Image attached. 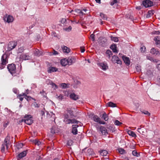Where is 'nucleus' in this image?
Instances as JSON below:
<instances>
[{"mask_svg":"<svg viewBox=\"0 0 160 160\" xmlns=\"http://www.w3.org/2000/svg\"><path fill=\"white\" fill-rule=\"evenodd\" d=\"M68 113L64 115V119L63 121L66 124H69L70 123L78 124L79 122L75 119H71L74 116L73 111L71 109L67 110Z\"/></svg>","mask_w":160,"mask_h":160,"instance_id":"obj_1","label":"nucleus"},{"mask_svg":"<svg viewBox=\"0 0 160 160\" xmlns=\"http://www.w3.org/2000/svg\"><path fill=\"white\" fill-rule=\"evenodd\" d=\"M10 137L8 136L5 138L4 143L2 144L1 148V150L2 152L5 151V148L8 150L10 145Z\"/></svg>","mask_w":160,"mask_h":160,"instance_id":"obj_2","label":"nucleus"},{"mask_svg":"<svg viewBox=\"0 0 160 160\" xmlns=\"http://www.w3.org/2000/svg\"><path fill=\"white\" fill-rule=\"evenodd\" d=\"M24 121L27 124L30 125L33 122L32 118L31 115H29L24 117V119L22 120V122Z\"/></svg>","mask_w":160,"mask_h":160,"instance_id":"obj_3","label":"nucleus"},{"mask_svg":"<svg viewBox=\"0 0 160 160\" xmlns=\"http://www.w3.org/2000/svg\"><path fill=\"white\" fill-rule=\"evenodd\" d=\"M97 64L101 69L104 71H106L108 68L107 63L105 62H98L97 63Z\"/></svg>","mask_w":160,"mask_h":160,"instance_id":"obj_4","label":"nucleus"},{"mask_svg":"<svg viewBox=\"0 0 160 160\" xmlns=\"http://www.w3.org/2000/svg\"><path fill=\"white\" fill-rule=\"evenodd\" d=\"M2 62L1 66L0 67V69H3L4 67L3 66L5 65L8 63L7 55L4 54L2 55L1 58Z\"/></svg>","mask_w":160,"mask_h":160,"instance_id":"obj_5","label":"nucleus"},{"mask_svg":"<svg viewBox=\"0 0 160 160\" xmlns=\"http://www.w3.org/2000/svg\"><path fill=\"white\" fill-rule=\"evenodd\" d=\"M7 68L11 74L13 75L15 73L16 68L14 64H11L9 65L7 67Z\"/></svg>","mask_w":160,"mask_h":160,"instance_id":"obj_6","label":"nucleus"},{"mask_svg":"<svg viewBox=\"0 0 160 160\" xmlns=\"http://www.w3.org/2000/svg\"><path fill=\"white\" fill-rule=\"evenodd\" d=\"M3 19L5 21H6L8 23H10L13 22L14 19L12 16L11 15H8L6 14V17H4Z\"/></svg>","mask_w":160,"mask_h":160,"instance_id":"obj_7","label":"nucleus"},{"mask_svg":"<svg viewBox=\"0 0 160 160\" xmlns=\"http://www.w3.org/2000/svg\"><path fill=\"white\" fill-rule=\"evenodd\" d=\"M17 45V42L15 41L10 42L8 45V50L10 51L12 50L16 47Z\"/></svg>","mask_w":160,"mask_h":160,"instance_id":"obj_8","label":"nucleus"},{"mask_svg":"<svg viewBox=\"0 0 160 160\" xmlns=\"http://www.w3.org/2000/svg\"><path fill=\"white\" fill-rule=\"evenodd\" d=\"M142 4L145 7L148 8L152 6L153 3L150 0H145L143 2Z\"/></svg>","mask_w":160,"mask_h":160,"instance_id":"obj_9","label":"nucleus"},{"mask_svg":"<svg viewBox=\"0 0 160 160\" xmlns=\"http://www.w3.org/2000/svg\"><path fill=\"white\" fill-rule=\"evenodd\" d=\"M20 58L23 60H26L30 59V57L27 54L23 53L20 55Z\"/></svg>","mask_w":160,"mask_h":160,"instance_id":"obj_10","label":"nucleus"},{"mask_svg":"<svg viewBox=\"0 0 160 160\" xmlns=\"http://www.w3.org/2000/svg\"><path fill=\"white\" fill-rule=\"evenodd\" d=\"M78 126L77 124L73 125H72V132L74 135H76L78 133L77 128Z\"/></svg>","mask_w":160,"mask_h":160,"instance_id":"obj_11","label":"nucleus"},{"mask_svg":"<svg viewBox=\"0 0 160 160\" xmlns=\"http://www.w3.org/2000/svg\"><path fill=\"white\" fill-rule=\"evenodd\" d=\"M100 129L103 135H106L107 134V130L106 128L103 126H101L100 127Z\"/></svg>","mask_w":160,"mask_h":160,"instance_id":"obj_12","label":"nucleus"},{"mask_svg":"<svg viewBox=\"0 0 160 160\" xmlns=\"http://www.w3.org/2000/svg\"><path fill=\"white\" fill-rule=\"evenodd\" d=\"M22 96H25V98L27 100H28V99H30L31 98L30 97H29L25 95V93H23L22 95L19 94L17 96V97L19 98L21 101H22L23 99V98L21 97Z\"/></svg>","mask_w":160,"mask_h":160,"instance_id":"obj_13","label":"nucleus"},{"mask_svg":"<svg viewBox=\"0 0 160 160\" xmlns=\"http://www.w3.org/2000/svg\"><path fill=\"white\" fill-rule=\"evenodd\" d=\"M122 58L124 62L126 64H127L128 65L130 64V61L128 58L126 57L125 56H122Z\"/></svg>","mask_w":160,"mask_h":160,"instance_id":"obj_14","label":"nucleus"},{"mask_svg":"<svg viewBox=\"0 0 160 160\" xmlns=\"http://www.w3.org/2000/svg\"><path fill=\"white\" fill-rule=\"evenodd\" d=\"M153 69H151L147 70L145 73L148 77H151L153 76Z\"/></svg>","mask_w":160,"mask_h":160,"instance_id":"obj_15","label":"nucleus"},{"mask_svg":"<svg viewBox=\"0 0 160 160\" xmlns=\"http://www.w3.org/2000/svg\"><path fill=\"white\" fill-rule=\"evenodd\" d=\"M58 70V69L57 68L55 67H51L48 68V72L49 73H51L52 72H56Z\"/></svg>","mask_w":160,"mask_h":160,"instance_id":"obj_16","label":"nucleus"},{"mask_svg":"<svg viewBox=\"0 0 160 160\" xmlns=\"http://www.w3.org/2000/svg\"><path fill=\"white\" fill-rule=\"evenodd\" d=\"M47 82L48 84H50L52 86V87L54 88V89H56L58 88V86L54 83L51 82L50 80H47Z\"/></svg>","mask_w":160,"mask_h":160,"instance_id":"obj_17","label":"nucleus"},{"mask_svg":"<svg viewBox=\"0 0 160 160\" xmlns=\"http://www.w3.org/2000/svg\"><path fill=\"white\" fill-rule=\"evenodd\" d=\"M61 65L63 66H65L68 65V62L67 58L62 59L61 61Z\"/></svg>","mask_w":160,"mask_h":160,"instance_id":"obj_18","label":"nucleus"},{"mask_svg":"<svg viewBox=\"0 0 160 160\" xmlns=\"http://www.w3.org/2000/svg\"><path fill=\"white\" fill-rule=\"evenodd\" d=\"M70 97L71 99L76 100L78 99V96L74 93H72L70 95Z\"/></svg>","mask_w":160,"mask_h":160,"instance_id":"obj_19","label":"nucleus"},{"mask_svg":"<svg viewBox=\"0 0 160 160\" xmlns=\"http://www.w3.org/2000/svg\"><path fill=\"white\" fill-rule=\"evenodd\" d=\"M26 154V151H23L22 152L18 154V159H20L23 157H25Z\"/></svg>","mask_w":160,"mask_h":160,"instance_id":"obj_20","label":"nucleus"},{"mask_svg":"<svg viewBox=\"0 0 160 160\" xmlns=\"http://www.w3.org/2000/svg\"><path fill=\"white\" fill-rule=\"evenodd\" d=\"M155 11L154 10H149L148 11V14H147L146 17L147 18H149L152 16L153 14Z\"/></svg>","mask_w":160,"mask_h":160,"instance_id":"obj_21","label":"nucleus"},{"mask_svg":"<svg viewBox=\"0 0 160 160\" xmlns=\"http://www.w3.org/2000/svg\"><path fill=\"white\" fill-rule=\"evenodd\" d=\"M154 40L155 41L157 45L160 44V36H157L155 37Z\"/></svg>","mask_w":160,"mask_h":160,"instance_id":"obj_22","label":"nucleus"},{"mask_svg":"<svg viewBox=\"0 0 160 160\" xmlns=\"http://www.w3.org/2000/svg\"><path fill=\"white\" fill-rule=\"evenodd\" d=\"M92 119L93 121L99 123L101 119L97 115H94L92 117Z\"/></svg>","mask_w":160,"mask_h":160,"instance_id":"obj_23","label":"nucleus"},{"mask_svg":"<svg viewBox=\"0 0 160 160\" xmlns=\"http://www.w3.org/2000/svg\"><path fill=\"white\" fill-rule=\"evenodd\" d=\"M68 62V65H71L73 63L74 58L72 57H69L68 58H67Z\"/></svg>","mask_w":160,"mask_h":160,"instance_id":"obj_24","label":"nucleus"},{"mask_svg":"<svg viewBox=\"0 0 160 160\" xmlns=\"http://www.w3.org/2000/svg\"><path fill=\"white\" fill-rule=\"evenodd\" d=\"M110 48L114 52H118V51L117 49V47L115 44H113L110 47Z\"/></svg>","mask_w":160,"mask_h":160,"instance_id":"obj_25","label":"nucleus"},{"mask_svg":"<svg viewBox=\"0 0 160 160\" xmlns=\"http://www.w3.org/2000/svg\"><path fill=\"white\" fill-rule=\"evenodd\" d=\"M63 52L64 53H68L70 52V49L66 46H63L62 47Z\"/></svg>","mask_w":160,"mask_h":160,"instance_id":"obj_26","label":"nucleus"},{"mask_svg":"<svg viewBox=\"0 0 160 160\" xmlns=\"http://www.w3.org/2000/svg\"><path fill=\"white\" fill-rule=\"evenodd\" d=\"M34 54L35 56H39L42 55V52L38 49H36L34 52Z\"/></svg>","mask_w":160,"mask_h":160,"instance_id":"obj_27","label":"nucleus"},{"mask_svg":"<svg viewBox=\"0 0 160 160\" xmlns=\"http://www.w3.org/2000/svg\"><path fill=\"white\" fill-rule=\"evenodd\" d=\"M150 52L154 55H157L159 53V52L158 50H156L154 48H153L151 49Z\"/></svg>","mask_w":160,"mask_h":160,"instance_id":"obj_28","label":"nucleus"},{"mask_svg":"<svg viewBox=\"0 0 160 160\" xmlns=\"http://www.w3.org/2000/svg\"><path fill=\"white\" fill-rule=\"evenodd\" d=\"M101 155L106 156L108 154V152L106 150H101L99 151Z\"/></svg>","mask_w":160,"mask_h":160,"instance_id":"obj_29","label":"nucleus"},{"mask_svg":"<svg viewBox=\"0 0 160 160\" xmlns=\"http://www.w3.org/2000/svg\"><path fill=\"white\" fill-rule=\"evenodd\" d=\"M107 106L114 108L116 107V104L112 102H109L107 103Z\"/></svg>","mask_w":160,"mask_h":160,"instance_id":"obj_30","label":"nucleus"},{"mask_svg":"<svg viewBox=\"0 0 160 160\" xmlns=\"http://www.w3.org/2000/svg\"><path fill=\"white\" fill-rule=\"evenodd\" d=\"M106 54L107 55L109 59H110L111 56L112 55V53L111 51L109 50H108L106 51Z\"/></svg>","mask_w":160,"mask_h":160,"instance_id":"obj_31","label":"nucleus"},{"mask_svg":"<svg viewBox=\"0 0 160 160\" xmlns=\"http://www.w3.org/2000/svg\"><path fill=\"white\" fill-rule=\"evenodd\" d=\"M128 133L129 135L133 137H136V135L134 132L131 130H128Z\"/></svg>","mask_w":160,"mask_h":160,"instance_id":"obj_32","label":"nucleus"},{"mask_svg":"<svg viewBox=\"0 0 160 160\" xmlns=\"http://www.w3.org/2000/svg\"><path fill=\"white\" fill-rule=\"evenodd\" d=\"M51 132L52 134L58 132V130L56 129V128L55 127H53L51 129Z\"/></svg>","mask_w":160,"mask_h":160,"instance_id":"obj_33","label":"nucleus"},{"mask_svg":"<svg viewBox=\"0 0 160 160\" xmlns=\"http://www.w3.org/2000/svg\"><path fill=\"white\" fill-rule=\"evenodd\" d=\"M137 131L140 133L143 134V133L144 132V129L140 126V127L138 129Z\"/></svg>","mask_w":160,"mask_h":160,"instance_id":"obj_34","label":"nucleus"},{"mask_svg":"<svg viewBox=\"0 0 160 160\" xmlns=\"http://www.w3.org/2000/svg\"><path fill=\"white\" fill-rule=\"evenodd\" d=\"M111 40L114 41V42H117L118 41V37H113L111 36L110 37Z\"/></svg>","mask_w":160,"mask_h":160,"instance_id":"obj_35","label":"nucleus"},{"mask_svg":"<svg viewBox=\"0 0 160 160\" xmlns=\"http://www.w3.org/2000/svg\"><path fill=\"white\" fill-rule=\"evenodd\" d=\"M101 17L104 20H106L107 19V16L103 14L102 13H100V15Z\"/></svg>","mask_w":160,"mask_h":160,"instance_id":"obj_36","label":"nucleus"},{"mask_svg":"<svg viewBox=\"0 0 160 160\" xmlns=\"http://www.w3.org/2000/svg\"><path fill=\"white\" fill-rule=\"evenodd\" d=\"M74 83L76 85V86H75L74 87L75 88H77L78 86H79L80 84V82L78 80H75L74 81Z\"/></svg>","mask_w":160,"mask_h":160,"instance_id":"obj_37","label":"nucleus"},{"mask_svg":"<svg viewBox=\"0 0 160 160\" xmlns=\"http://www.w3.org/2000/svg\"><path fill=\"white\" fill-rule=\"evenodd\" d=\"M118 58V56H113L112 57V60L113 62H115L117 61V60Z\"/></svg>","mask_w":160,"mask_h":160,"instance_id":"obj_38","label":"nucleus"},{"mask_svg":"<svg viewBox=\"0 0 160 160\" xmlns=\"http://www.w3.org/2000/svg\"><path fill=\"white\" fill-rule=\"evenodd\" d=\"M102 117H103V119L105 121H107L108 119V118L106 113L105 112L103 114Z\"/></svg>","mask_w":160,"mask_h":160,"instance_id":"obj_39","label":"nucleus"},{"mask_svg":"<svg viewBox=\"0 0 160 160\" xmlns=\"http://www.w3.org/2000/svg\"><path fill=\"white\" fill-rule=\"evenodd\" d=\"M33 143L36 145H37L38 146H39L41 143V142L37 140H35L33 141Z\"/></svg>","mask_w":160,"mask_h":160,"instance_id":"obj_40","label":"nucleus"},{"mask_svg":"<svg viewBox=\"0 0 160 160\" xmlns=\"http://www.w3.org/2000/svg\"><path fill=\"white\" fill-rule=\"evenodd\" d=\"M23 146V144L22 143H19L17 144L16 145V147L18 149L22 148Z\"/></svg>","mask_w":160,"mask_h":160,"instance_id":"obj_41","label":"nucleus"},{"mask_svg":"<svg viewBox=\"0 0 160 160\" xmlns=\"http://www.w3.org/2000/svg\"><path fill=\"white\" fill-rule=\"evenodd\" d=\"M122 124V122H120L118 120H115L114 121V124L116 125L119 126Z\"/></svg>","mask_w":160,"mask_h":160,"instance_id":"obj_42","label":"nucleus"},{"mask_svg":"<svg viewBox=\"0 0 160 160\" xmlns=\"http://www.w3.org/2000/svg\"><path fill=\"white\" fill-rule=\"evenodd\" d=\"M24 48L23 47H20L18 50V53H22L24 51Z\"/></svg>","mask_w":160,"mask_h":160,"instance_id":"obj_43","label":"nucleus"},{"mask_svg":"<svg viewBox=\"0 0 160 160\" xmlns=\"http://www.w3.org/2000/svg\"><path fill=\"white\" fill-rule=\"evenodd\" d=\"M63 29L66 31L69 32L71 31L72 27L71 26H69L68 28H63Z\"/></svg>","mask_w":160,"mask_h":160,"instance_id":"obj_44","label":"nucleus"},{"mask_svg":"<svg viewBox=\"0 0 160 160\" xmlns=\"http://www.w3.org/2000/svg\"><path fill=\"white\" fill-rule=\"evenodd\" d=\"M118 151L121 154H123L125 152V150L122 148H120L118 149Z\"/></svg>","mask_w":160,"mask_h":160,"instance_id":"obj_45","label":"nucleus"},{"mask_svg":"<svg viewBox=\"0 0 160 160\" xmlns=\"http://www.w3.org/2000/svg\"><path fill=\"white\" fill-rule=\"evenodd\" d=\"M61 87L62 88H67V85L65 83H62L61 84Z\"/></svg>","mask_w":160,"mask_h":160,"instance_id":"obj_46","label":"nucleus"},{"mask_svg":"<svg viewBox=\"0 0 160 160\" xmlns=\"http://www.w3.org/2000/svg\"><path fill=\"white\" fill-rule=\"evenodd\" d=\"M132 154L135 156L138 157L139 156V154L138 153V152L135 150H133L132 152Z\"/></svg>","mask_w":160,"mask_h":160,"instance_id":"obj_47","label":"nucleus"},{"mask_svg":"<svg viewBox=\"0 0 160 160\" xmlns=\"http://www.w3.org/2000/svg\"><path fill=\"white\" fill-rule=\"evenodd\" d=\"M53 37L56 38H58V35L55 32H53L51 33Z\"/></svg>","mask_w":160,"mask_h":160,"instance_id":"obj_48","label":"nucleus"},{"mask_svg":"<svg viewBox=\"0 0 160 160\" xmlns=\"http://www.w3.org/2000/svg\"><path fill=\"white\" fill-rule=\"evenodd\" d=\"M136 70L138 72H140L141 70V68L140 66L138 65L136 67Z\"/></svg>","mask_w":160,"mask_h":160,"instance_id":"obj_49","label":"nucleus"},{"mask_svg":"<svg viewBox=\"0 0 160 160\" xmlns=\"http://www.w3.org/2000/svg\"><path fill=\"white\" fill-rule=\"evenodd\" d=\"M140 50L142 52H144L146 50V48L144 46H142L140 48Z\"/></svg>","mask_w":160,"mask_h":160,"instance_id":"obj_50","label":"nucleus"},{"mask_svg":"<svg viewBox=\"0 0 160 160\" xmlns=\"http://www.w3.org/2000/svg\"><path fill=\"white\" fill-rule=\"evenodd\" d=\"M142 113L148 116H150V113L147 111L144 110L142 112Z\"/></svg>","mask_w":160,"mask_h":160,"instance_id":"obj_51","label":"nucleus"},{"mask_svg":"<svg viewBox=\"0 0 160 160\" xmlns=\"http://www.w3.org/2000/svg\"><path fill=\"white\" fill-rule=\"evenodd\" d=\"M32 104L34 106L35 108H38L40 107V105L37 103L36 102H34Z\"/></svg>","mask_w":160,"mask_h":160,"instance_id":"obj_52","label":"nucleus"},{"mask_svg":"<svg viewBox=\"0 0 160 160\" xmlns=\"http://www.w3.org/2000/svg\"><path fill=\"white\" fill-rule=\"evenodd\" d=\"M59 99L62 100L64 98V97L62 95L60 94L59 96L58 97Z\"/></svg>","mask_w":160,"mask_h":160,"instance_id":"obj_53","label":"nucleus"},{"mask_svg":"<svg viewBox=\"0 0 160 160\" xmlns=\"http://www.w3.org/2000/svg\"><path fill=\"white\" fill-rule=\"evenodd\" d=\"M66 21V19L65 18H62L61 21V22L62 24H64Z\"/></svg>","mask_w":160,"mask_h":160,"instance_id":"obj_54","label":"nucleus"},{"mask_svg":"<svg viewBox=\"0 0 160 160\" xmlns=\"http://www.w3.org/2000/svg\"><path fill=\"white\" fill-rule=\"evenodd\" d=\"M115 62H116L117 64H121L122 63L121 61L119 59V58Z\"/></svg>","mask_w":160,"mask_h":160,"instance_id":"obj_55","label":"nucleus"},{"mask_svg":"<svg viewBox=\"0 0 160 160\" xmlns=\"http://www.w3.org/2000/svg\"><path fill=\"white\" fill-rule=\"evenodd\" d=\"M13 91L15 94H17L18 92V90L15 88H14L13 89Z\"/></svg>","mask_w":160,"mask_h":160,"instance_id":"obj_56","label":"nucleus"},{"mask_svg":"<svg viewBox=\"0 0 160 160\" xmlns=\"http://www.w3.org/2000/svg\"><path fill=\"white\" fill-rule=\"evenodd\" d=\"M9 122H5L3 124V127H4V128H6L7 126L8 125Z\"/></svg>","mask_w":160,"mask_h":160,"instance_id":"obj_57","label":"nucleus"},{"mask_svg":"<svg viewBox=\"0 0 160 160\" xmlns=\"http://www.w3.org/2000/svg\"><path fill=\"white\" fill-rule=\"evenodd\" d=\"M147 58L148 59V60H150L151 61H152V60H153V58L149 56H147Z\"/></svg>","mask_w":160,"mask_h":160,"instance_id":"obj_58","label":"nucleus"},{"mask_svg":"<svg viewBox=\"0 0 160 160\" xmlns=\"http://www.w3.org/2000/svg\"><path fill=\"white\" fill-rule=\"evenodd\" d=\"M58 54V52L55 50H53L52 55H56Z\"/></svg>","mask_w":160,"mask_h":160,"instance_id":"obj_59","label":"nucleus"},{"mask_svg":"<svg viewBox=\"0 0 160 160\" xmlns=\"http://www.w3.org/2000/svg\"><path fill=\"white\" fill-rule=\"evenodd\" d=\"M90 37L92 39V41H94L95 39L94 38V35L93 34H92L91 35Z\"/></svg>","mask_w":160,"mask_h":160,"instance_id":"obj_60","label":"nucleus"},{"mask_svg":"<svg viewBox=\"0 0 160 160\" xmlns=\"http://www.w3.org/2000/svg\"><path fill=\"white\" fill-rule=\"evenodd\" d=\"M40 93H41L42 95L43 96H45L46 95V93L44 91L42 90V91H41L40 92Z\"/></svg>","mask_w":160,"mask_h":160,"instance_id":"obj_61","label":"nucleus"},{"mask_svg":"<svg viewBox=\"0 0 160 160\" xmlns=\"http://www.w3.org/2000/svg\"><path fill=\"white\" fill-rule=\"evenodd\" d=\"M72 141L71 140H70L68 141L67 142L68 145L69 146H70L71 145L70 144L71 143L72 144Z\"/></svg>","mask_w":160,"mask_h":160,"instance_id":"obj_62","label":"nucleus"},{"mask_svg":"<svg viewBox=\"0 0 160 160\" xmlns=\"http://www.w3.org/2000/svg\"><path fill=\"white\" fill-rule=\"evenodd\" d=\"M64 94L66 96H68L69 95L68 92L67 91H64Z\"/></svg>","mask_w":160,"mask_h":160,"instance_id":"obj_63","label":"nucleus"},{"mask_svg":"<svg viewBox=\"0 0 160 160\" xmlns=\"http://www.w3.org/2000/svg\"><path fill=\"white\" fill-rule=\"evenodd\" d=\"M98 123H99L100 124L104 125L105 124L106 122L104 121H101V120H100Z\"/></svg>","mask_w":160,"mask_h":160,"instance_id":"obj_64","label":"nucleus"}]
</instances>
